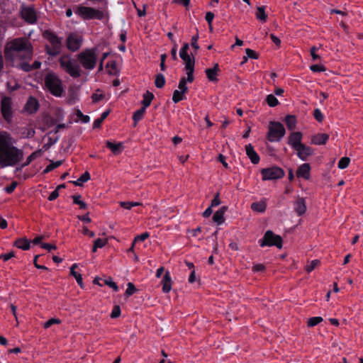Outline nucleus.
<instances>
[{
    "instance_id": "nucleus-1",
    "label": "nucleus",
    "mask_w": 363,
    "mask_h": 363,
    "mask_svg": "<svg viewBox=\"0 0 363 363\" xmlns=\"http://www.w3.org/2000/svg\"><path fill=\"white\" fill-rule=\"evenodd\" d=\"M189 45L188 43L184 44L179 51V57L184 62V69L186 74V77H182L179 83V90H175L173 92L172 101L174 103H178L185 99V93L188 88L186 83H191L194 80V72L195 60L192 55L188 53Z\"/></svg>"
},
{
    "instance_id": "nucleus-2",
    "label": "nucleus",
    "mask_w": 363,
    "mask_h": 363,
    "mask_svg": "<svg viewBox=\"0 0 363 363\" xmlns=\"http://www.w3.org/2000/svg\"><path fill=\"white\" fill-rule=\"evenodd\" d=\"M14 144L15 140L10 134L0 132V167L14 166L23 158V151Z\"/></svg>"
},
{
    "instance_id": "nucleus-3",
    "label": "nucleus",
    "mask_w": 363,
    "mask_h": 363,
    "mask_svg": "<svg viewBox=\"0 0 363 363\" xmlns=\"http://www.w3.org/2000/svg\"><path fill=\"white\" fill-rule=\"evenodd\" d=\"M6 60L14 66L16 62L30 60L33 57V48L30 42L24 38H15L9 42L4 48Z\"/></svg>"
},
{
    "instance_id": "nucleus-4",
    "label": "nucleus",
    "mask_w": 363,
    "mask_h": 363,
    "mask_svg": "<svg viewBox=\"0 0 363 363\" xmlns=\"http://www.w3.org/2000/svg\"><path fill=\"white\" fill-rule=\"evenodd\" d=\"M43 88L55 97H61L65 92L62 79L53 72H49L45 74Z\"/></svg>"
},
{
    "instance_id": "nucleus-5",
    "label": "nucleus",
    "mask_w": 363,
    "mask_h": 363,
    "mask_svg": "<svg viewBox=\"0 0 363 363\" xmlns=\"http://www.w3.org/2000/svg\"><path fill=\"white\" fill-rule=\"evenodd\" d=\"M96 48H86L79 52L77 55V59L82 66L89 70H92L95 68L97 63Z\"/></svg>"
},
{
    "instance_id": "nucleus-6",
    "label": "nucleus",
    "mask_w": 363,
    "mask_h": 363,
    "mask_svg": "<svg viewBox=\"0 0 363 363\" xmlns=\"http://www.w3.org/2000/svg\"><path fill=\"white\" fill-rule=\"evenodd\" d=\"M60 67L72 77L77 78L81 76V68L77 62L69 55H63L60 59Z\"/></svg>"
},
{
    "instance_id": "nucleus-7",
    "label": "nucleus",
    "mask_w": 363,
    "mask_h": 363,
    "mask_svg": "<svg viewBox=\"0 0 363 363\" xmlns=\"http://www.w3.org/2000/svg\"><path fill=\"white\" fill-rule=\"evenodd\" d=\"M44 37L48 41L45 45L47 53L51 56L60 54L62 48V39L51 31H45Z\"/></svg>"
},
{
    "instance_id": "nucleus-8",
    "label": "nucleus",
    "mask_w": 363,
    "mask_h": 363,
    "mask_svg": "<svg viewBox=\"0 0 363 363\" xmlns=\"http://www.w3.org/2000/svg\"><path fill=\"white\" fill-rule=\"evenodd\" d=\"M285 133V128L280 122L270 121L269 123L267 139L269 142H279L284 138Z\"/></svg>"
},
{
    "instance_id": "nucleus-9",
    "label": "nucleus",
    "mask_w": 363,
    "mask_h": 363,
    "mask_svg": "<svg viewBox=\"0 0 363 363\" xmlns=\"http://www.w3.org/2000/svg\"><path fill=\"white\" fill-rule=\"evenodd\" d=\"M75 13L84 20H102L104 18V13L102 11L84 6H77Z\"/></svg>"
},
{
    "instance_id": "nucleus-10",
    "label": "nucleus",
    "mask_w": 363,
    "mask_h": 363,
    "mask_svg": "<svg viewBox=\"0 0 363 363\" xmlns=\"http://www.w3.org/2000/svg\"><path fill=\"white\" fill-rule=\"evenodd\" d=\"M259 245L262 247L266 246H276L281 249L282 247V238L279 235H275L272 230H267L264 237L259 240Z\"/></svg>"
},
{
    "instance_id": "nucleus-11",
    "label": "nucleus",
    "mask_w": 363,
    "mask_h": 363,
    "mask_svg": "<svg viewBox=\"0 0 363 363\" xmlns=\"http://www.w3.org/2000/svg\"><path fill=\"white\" fill-rule=\"evenodd\" d=\"M262 180H274L281 179L284 176V170L278 167H271L261 170Z\"/></svg>"
},
{
    "instance_id": "nucleus-12",
    "label": "nucleus",
    "mask_w": 363,
    "mask_h": 363,
    "mask_svg": "<svg viewBox=\"0 0 363 363\" xmlns=\"http://www.w3.org/2000/svg\"><path fill=\"white\" fill-rule=\"evenodd\" d=\"M1 112L4 118L9 121L12 118V100L10 97L4 96L1 101Z\"/></svg>"
},
{
    "instance_id": "nucleus-13",
    "label": "nucleus",
    "mask_w": 363,
    "mask_h": 363,
    "mask_svg": "<svg viewBox=\"0 0 363 363\" xmlns=\"http://www.w3.org/2000/svg\"><path fill=\"white\" fill-rule=\"evenodd\" d=\"M83 38L77 33H71L67 39V46L71 51H77L82 46Z\"/></svg>"
},
{
    "instance_id": "nucleus-14",
    "label": "nucleus",
    "mask_w": 363,
    "mask_h": 363,
    "mask_svg": "<svg viewBox=\"0 0 363 363\" xmlns=\"http://www.w3.org/2000/svg\"><path fill=\"white\" fill-rule=\"evenodd\" d=\"M22 18L28 23L34 24L37 21V15L33 7L27 6L21 9Z\"/></svg>"
},
{
    "instance_id": "nucleus-15",
    "label": "nucleus",
    "mask_w": 363,
    "mask_h": 363,
    "mask_svg": "<svg viewBox=\"0 0 363 363\" xmlns=\"http://www.w3.org/2000/svg\"><path fill=\"white\" fill-rule=\"evenodd\" d=\"M294 150L296 152L297 157L302 161H306L308 157L313 154V150L305 144L301 145Z\"/></svg>"
},
{
    "instance_id": "nucleus-16",
    "label": "nucleus",
    "mask_w": 363,
    "mask_h": 363,
    "mask_svg": "<svg viewBox=\"0 0 363 363\" xmlns=\"http://www.w3.org/2000/svg\"><path fill=\"white\" fill-rule=\"evenodd\" d=\"M303 135L301 132H293L288 138V144L294 150L303 143H301Z\"/></svg>"
},
{
    "instance_id": "nucleus-17",
    "label": "nucleus",
    "mask_w": 363,
    "mask_h": 363,
    "mask_svg": "<svg viewBox=\"0 0 363 363\" xmlns=\"http://www.w3.org/2000/svg\"><path fill=\"white\" fill-rule=\"evenodd\" d=\"M311 167L308 163H303L300 165L296 171L297 177H301L304 179H310Z\"/></svg>"
},
{
    "instance_id": "nucleus-18",
    "label": "nucleus",
    "mask_w": 363,
    "mask_h": 363,
    "mask_svg": "<svg viewBox=\"0 0 363 363\" xmlns=\"http://www.w3.org/2000/svg\"><path fill=\"white\" fill-rule=\"evenodd\" d=\"M245 152L252 163L256 164L259 162V156L255 152L253 146L251 144L245 145Z\"/></svg>"
},
{
    "instance_id": "nucleus-19",
    "label": "nucleus",
    "mask_w": 363,
    "mask_h": 363,
    "mask_svg": "<svg viewBox=\"0 0 363 363\" xmlns=\"http://www.w3.org/2000/svg\"><path fill=\"white\" fill-rule=\"evenodd\" d=\"M161 284L162 286V291L164 293H169L172 289V278L169 272H166L163 277Z\"/></svg>"
},
{
    "instance_id": "nucleus-20",
    "label": "nucleus",
    "mask_w": 363,
    "mask_h": 363,
    "mask_svg": "<svg viewBox=\"0 0 363 363\" xmlns=\"http://www.w3.org/2000/svg\"><path fill=\"white\" fill-rule=\"evenodd\" d=\"M329 139V135L326 133H318L313 135L311 138V143L316 145H325Z\"/></svg>"
},
{
    "instance_id": "nucleus-21",
    "label": "nucleus",
    "mask_w": 363,
    "mask_h": 363,
    "mask_svg": "<svg viewBox=\"0 0 363 363\" xmlns=\"http://www.w3.org/2000/svg\"><path fill=\"white\" fill-rule=\"evenodd\" d=\"M106 147L114 154L119 155L123 150L124 146L123 143H114L109 140L106 143Z\"/></svg>"
},
{
    "instance_id": "nucleus-22",
    "label": "nucleus",
    "mask_w": 363,
    "mask_h": 363,
    "mask_svg": "<svg viewBox=\"0 0 363 363\" xmlns=\"http://www.w3.org/2000/svg\"><path fill=\"white\" fill-rule=\"evenodd\" d=\"M294 210L298 216L304 214L306 211V206L303 198H298L294 203Z\"/></svg>"
},
{
    "instance_id": "nucleus-23",
    "label": "nucleus",
    "mask_w": 363,
    "mask_h": 363,
    "mask_svg": "<svg viewBox=\"0 0 363 363\" xmlns=\"http://www.w3.org/2000/svg\"><path fill=\"white\" fill-rule=\"evenodd\" d=\"M219 70V67L218 64H215L213 68H208L205 70V73L206 74L207 78L211 82H216L218 72Z\"/></svg>"
},
{
    "instance_id": "nucleus-24",
    "label": "nucleus",
    "mask_w": 363,
    "mask_h": 363,
    "mask_svg": "<svg viewBox=\"0 0 363 363\" xmlns=\"http://www.w3.org/2000/svg\"><path fill=\"white\" fill-rule=\"evenodd\" d=\"M226 207L223 206L215 212L213 216V220L218 225H220L224 222V214L226 211Z\"/></svg>"
},
{
    "instance_id": "nucleus-25",
    "label": "nucleus",
    "mask_w": 363,
    "mask_h": 363,
    "mask_svg": "<svg viewBox=\"0 0 363 363\" xmlns=\"http://www.w3.org/2000/svg\"><path fill=\"white\" fill-rule=\"evenodd\" d=\"M38 108V102L33 98L30 97L25 106V109L29 113H34Z\"/></svg>"
},
{
    "instance_id": "nucleus-26",
    "label": "nucleus",
    "mask_w": 363,
    "mask_h": 363,
    "mask_svg": "<svg viewBox=\"0 0 363 363\" xmlns=\"http://www.w3.org/2000/svg\"><path fill=\"white\" fill-rule=\"evenodd\" d=\"M14 245L21 250H28L30 249V242L27 238H22L17 239L14 242Z\"/></svg>"
},
{
    "instance_id": "nucleus-27",
    "label": "nucleus",
    "mask_w": 363,
    "mask_h": 363,
    "mask_svg": "<svg viewBox=\"0 0 363 363\" xmlns=\"http://www.w3.org/2000/svg\"><path fill=\"white\" fill-rule=\"evenodd\" d=\"M78 267V264L74 263L70 267V274L74 277L76 279L77 283L82 288L83 287V280L82 277L80 274L77 273L75 271V269Z\"/></svg>"
},
{
    "instance_id": "nucleus-28",
    "label": "nucleus",
    "mask_w": 363,
    "mask_h": 363,
    "mask_svg": "<svg viewBox=\"0 0 363 363\" xmlns=\"http://www.w3.org/2000/svg\"><path fill=\"white\" fill-rule=\"evenodd\" d=\"M267 208V205L265 201H261L259 202H254L251 204V208L252 211L258 212V213H263L265 211Z\"/></svg>"
},
{
    "instance_id": "nucleus-29",
    "label": "nucleus",
    "mask_w": 363,
    "mask_h": 363,
    "mask_svg": "<svg viewBox=\"0 0 363 363\" xmlns=\"http://www.w3.org/2000/svg\"><path fill=\"white\" fill-rule=\"evenodd\" d=\"M154 95L152 93L149 92L148 91H146L143 94V99L141 102L143 104V107L147 108L151 104Z\"/></svg>"
},
{
    "instance_id": "nucleus-30",
    "label": "nucleus",
    "mask_w": 363,
    "mask_h": 363,
    "mask_svg": "<svg viewBox=\"0 0 363 363\" xmlns=\"http://www.w3.org/2000/svg\"><path fill=\"white\" fill-rule=\"evenodd\" d=\"M255 16L259 21L262 22H265L267 18V16L265 14V7L263 6H258L257 8Z\"/></svg>"
},
{
    "instance_id": "nucleus-31",
    "label": "nucleus",
    "mask_w": 363,
    "mask_h": 363,
    "mask_svg": "<svg viewBox=\"0 0 363 363\" xmlns=\"http://www.w3.org/2000/svg\"><path fill=\"white\" fill-rule=\"evenodd\" d=\"M285 122H286L287 128L289 130H293L295 128L296 125V119L294 116L287 115L285 117Z\"/></svg>"
},
{
    "instance_id": "nucleus-32",
    "label": "nucleus",
    "mask_w": 363,
    "mask_h": 363,
    "mask_svg": "<svg viewBox=\"0 0 363 363\" xmlns=\"http://www.w3.org/2000/svg\"><path fill=\"white\" fill-rule=\"evenodd\" d=\"M90 179V174L88 172H85L82 174L79 178H78L76 181L73 182L75 186H82L84 182L89 181Z\"/></svg>"
},
{
    "instance_id": "nucleus-33",
    "label": "nucleus",
    "mask_w": 363,
    "mask_h": 363,
    "mask_svg": "<svg viewBox=\"0 0 363 363\" xmlns=\"http://www.w3.org/2000/svg\"><path fill=\"white\" fill-rule=\"evenodd\" d=\"M145 110H146V108L142 107L134 113L133 119L135 121V124L143 118L144 113L145 112Z\"/></svg>"
},
{
    "instance_id": "nucleus-34",
    "label": "nucleus",
    "mask_w": 363,
    "mask_h": 363,
    "mask_svg": "<svg viewBox=\"0 0 363 363\" xmlns=\"http://www.w3.org/2000/svg\"><path fill=\"white\" fill-rule=\"evenodd\" d=\"M155 84L156 87L162 88L165 84V78L162 74H157L155 77Z\"/></svg>"
},
{
    "instance_id": "nucleus-35",
    "label": "nucleus",
    "mask_w": 363,
    "mask_h": 363,
    "mask_svg": "<svg viewBox=\"0 0 363 363\" xmlns=\"http://www.w3.org/2000/svg\"><path fill=\"white\" fill-rule=\"evenodd\" d=\"M266 101L270 107H274L278 105L279 101L275 96L273 94H269L267 96Z\"/></svg>"
},
{
    "instance_id": "nucleus-36",
    "label": "nucleus",
    "mask_w": 363,
    "mask_h": 363,
    "mask_svg": "<svg viewBox=\"0 0 363 363\" xmlns=\"http://www.w3.org/2000/svg\"><path fill=\"white\" fill-rule=\"evenodd\" d=\"M323 320V318L320 316L310 318L308 320V326L314 327L321 323Z\"/></svg>"
},
{
    "instance_id": "nucleus-37",
    "label": "nucleus",
    "mask_w": 363,
    "mask_h": 363,
    "mask_svg": "<svg viewBox=\"0 0 363 363\" xmlns=\"http://www.w3.org/2000/svg\"><path fill=\"white\" fill-rule=\"evenodd\" d=\"M106 244L105 239L98 238L94 241L92 251L95 252L98 248L103 247Z\"/></svg>"
},
{
    "instance_id": "nucleus-38",
    "label": "nucleus",
    "mask_w": 363,
    "mask_h": 363,
    "mask_svg": "<svg viewBox=\"0 0 363 363\" xmlns=\"http://www.w3.org/2000/svg\"><path fill=\"white\" fill-rule=\"evenodd\" d=\"M73 202L74 204L79 205V208L82 209H85L86 208V204L85 202L82 201L81 196L79 195H74L72 196Z\"/></svg>"
},
{
    "instance_id": "nucleus-39",
    "label": "nucleus",
    "mask_w": 363,
    "mask_h": 363,
    "mask_svg": "<svg viewBox=\"0 0 363 363\" xmlns=\"http://www.w3.org/2000/svg\"><path fill=\"white\" fill-rule=\"evenodd\" d=\"M41 150L35 151L31 153L26 159V163L23 166L28 165L33 160H34L38 157L41 155Z\"/></svg>"
},
{
    "instance_id": "nucleus-40",
    "label": "nucleus",
    "mask_w": 363,
    "mask_h": 363,
    "mask_svg": "<svg viewBox=\"0 0 363 363\" xmlns=\"http://www.w3.org/2000/svg\"><path fill=\"white\" fill-rule=\"evenodd\" d=\"M350 162V160L349 157H342L338 162L337 167L339 169H345L346 167H348Z\"/></svg>"
},
{
    "instance_id": "nucleus-41",
    "label": "nucleus",
    "mask_w": 363,
    "mask_h": 363,
    "mask_svg": "<svg viewBox=\"0 0 363 363\" xmlns=\"http://www.w3.org/2000/svg\"><path fill=\"white\" fill-rule=\"evenodd\" d=\"M320 261L318 259H313L305 267V269L307 272H312L318 264Z\"/></svg>"
},
{
    "instance_id": "nucleus-42",
    "label": "nucleus",
    "mask_w": 363,
    "mask_h": 363,
    "mask_svg": "<svg viewBox=\"0 0 363 363\" xmlns=\"http://www.w3.org/2000/svg\"><path fill=\"white\" fill-rule=\"evenodd\" d=\"M61 164H62V162L61 161H57V162H52V163H50L49 165H48L46 167V168L44 169L43 172L44 173H48L49 172H50V171L53 170L54 169L58 167Z\"/></svg>"
},
{
    "instance_id": "nucleus-43",
    "label": "nucleus",
    "mask_w": 363,
    "mask_h": 363,
    "mask_svg": "<svg viewBox=\"0 0 363 363\" xmlns=\"http://www.w3.org/2000/svg\"><path fill=\"white\" fill-rule=\"evenodd\" d=\"M135 291L136 289L135 287V285L133 283L129 282L127 284V289L125 290V294L126 296H130L135 292Z\"/></svg>"
},
{
    "instance_id": "nucleus-44",
    "label": "nucleus",
    "mask_w": 363,
    "mask_h": 363,
    "mask_svg": "<svg viewBox=\"0 0 363 363\" xmlns=\"http://www.w3.org/2000/svg\"><path fill=\"white\" fill-rule=\"evenodd\" d=\"M310 69L313 72H322L325 71V67L322 65L315 64L311 65Z\"/></svg>"
},
{
    "instance_id": "nucleus-45",
    "label": "nucleus",
    "mask_w": 363,
    "mask_h": 363,
    "mask_svg": "<svg viewBox=\"0 0 363 363\" xmlns=\"http://www.w3.org/2000/svg\"><path fill=\"white\" fill-rule=\"evenodd\" d=\"M60 323L61 320L58 318H50L44 323L43 326L45 329H47L54 324H60Z\"/></svg>"
},
{
    "instance_id": "nucleus-46",
    "label": "nucleus",
    "mask_w": 363,
    "mask_h": 363,
    "mask_svg": "<svg viewBox=\"0 0 363 363\" xmlns=\"http://www.w3.org/2000/svg\"><path fill=\"white\" fill-rule=\"evenodd\" d=\"M149 237H150V233L147 232H145L140 235H137L134 238V240H133L134 243H135L137 242H143Z\"/></svg>"
},
{
    "instance_id": "nucleus-47",
    "label": "nucleus",
    "mask_w": 363,
    "mask_h": 363,
    "mask_svg": "<svg viewBox=\"0 0 363 363\" xmlns=\"http://www.w3.org/2000/svg\"><path fill=\"white\" fill-rule=\"evenodd\" d=\"M313 116L318 122H322L324 119V116L319 108L314 110Z\"/></svg>"
},
{
    "instance_id": "nucleus-48",
    "label": "nucleus",
    "mask_w": 363,
    "mask_h": 363,
    "mask_svg": "<svg viewBox=\"0 0 363 363\" xmlns=\"http://www.w3.org/2000/svg\"><path fill=\"white\" fill-rule=\"evenodd\" d=\"M121 315V308L119 306H115L111 313V318H116Z\"/></svg>"
},
{
    "instance_id": "nucleus-49",
    "label": "nucleus",
    "mask_w": 363,
    "mask_h": 363,
    "mask_svg": "<svg viewBox=\"0 0 363 363\" xmlns=\"http://www.w3.org/2000/svg\"><path fill=\"white\" fill-rule=\"evenodd\" d=\"M105 284L108 285L109 287L112 288L115 291H118V287L117 284L112 280L111 278L106 279Z\"/></svg>"
},
{
    "instance_id": "nucleus-50",
    "label": "nucleus",
    "mask_w": 363,
    "mask_h": 363,
    "mask_svg": "<svg viewBox=\"0 0 363 363\" xmlns=\"http://www.w3.org/2000/svg\"><path fill=\"white\" fill-rule=\"evenodd\" d=\"M18 67L25 72H30L32 70L31 65L28 62H21Z\"/></svg>"
},
{
    "instance_id": "nucleus-51",
    "label": "nucleus",
    "mask_w": 363,
    "mask_h": 363,
    "mask_svg": "<svg viewBox=\"0 0 363 363\" xmlns=\"http://www.w3.org/2000/svg\"><path fill=\"white\" fill-rule=\"evenodd\" d=\"M16 186H17V182H13L11 183V184L9 186H7L6 187H5L4 190L6 193L11 194L14 191V189L16 188Z\"/></svg>"
},
{
    "instance_id": "nucleus-52",
    "label": "nucleus",
    "mask_w": 363,
    "mask_h": 363,
    "mask_svg": "<svg viewBox=\"0 0 363 363\" xmlns=\"http://www.w3.org/2000/svg\"><path fill=\"white\" fill-rule=\"evenodd\" d=\"M13 257H15L14 252H9L8 253L0 255V259H2L4 262H6Z\"/></svg>"
},
{
    "instance_id": "nucleus-53",
    "label": "nucleus",
    "mask_w": 363,
    "mask_h": 363,
    "mask_svg": "<svg viewBox=\"0 0 363 363\" xmlns=\"http://www.w3.org/2000/svg\"><path fill=\"white\" fill-rule=\"evenodd\" d=\"M245 52H246L247 57H249V58H251V59H257V54L256 53V52L250 48H247L245 50Z\"/></svg>"
},
{
    "instance_id": "nucleus-54",
    "label": "nucleus",
    "mask_w": 363,
    "mask_h": 363,
    "mask_svg": "<svg viewBox=\"0 0 363 363\" xmlns=\"http://www.w3.org/2000/svg\"><path fill=\"white\" fill-rule=\"evenodd\" d=\"M214 13L211 12V11H208L206 13V16H205V19L206 21L208 22V23L211 26V23H212V21L214 18Z\"/></svg>"
},
{
    "instance_id": "nucleus-55",
    "label": "nucleus",
    "mask_w": 363,
    "mask_h": 363,
    "mask_svg": "<svg viewBox=\"0 0 363 363\" xmlns=\"http://www.w3.org/2000/svg\"><path fill=\"white\" fill-rule=\"evenodd\" d=\"M82 231L84 235H87L90 238H93L95 235V233L93 231L89 230L86 226L82 228Z\"/></svg>"
},
{
    "instance_id": "nucleus-56",
    "label": "nucleus",
    "mask_w": 363,
    "mask_h": 363,
    "mask_svg": "<svg viewBox=\"0 0 363 363\" xmlns=\"http://www.w3.org/2000/svg\"><path fill=\"white\" fill-rule=\"evenodd\" d=\"M220 203V200L219 199V196H218V194H217L213 199L211 201V207H216V206H219Z\"/></svg>"
},
{
    "instance_id": "nucleus-57",
    "label": "nucleus",
    "mask_w": 363,
    "mask_h": 363,
    "mask_svg": "<svg viewBox=\"0 0 363 363\" xmlns=\"http://www.w3.org/2000/svg\"><path fill=\"white\" fill-rule=\"evenodd\" d=\"M103 97H104V95L102 94H98V93H94L91 96L93 102L100 101L103 99Z\"/></svg>"
},
{
    "instance_id": "nucleus-58",
    "label": "nucleus",
    "mask_w": 363,
    "mask_h": 363,
    "mask_svg": "<svg viewBox=\"0 0 363 363\" xmlns=\"http://www.w3.org/2000/svg\"><path fill=\"white\" fill-rule=\"evenodd\" d=\"M317 48L315 47H312L310 50L311 55L313 60H317L320 58L319 55L316 54Z\"/></svg>"
},
{
    "instance_id": "nucleus-59",
    "label": "nucleus",
    "mask_w": 363,
    "mask_h": 363,
    "mask_svg": "<svg viewBox=\"0 0 363 363\" xmlns=\"http://www.w3.org/2000/svg\"><path fill=\"white\" fill-rule=\"evenodd\" d=\"M40 247L43 249L47 250L48 251H50L51 250H55L56 249V246L55 245H51V244H49V243H42L40 245Z\"/></svg>"
},
{
    "instance_id": "nucleus-60",
    "label": "nucleus",
    "mask_w": 363,
    "mask_h": 363,
    "mask_svg": "<svg viewBox=\"0 0 363 363\" xmlns=\"http://www.w3.org/2000/svg\"><path fill=\"white\" fill-rule=\"evenodd\" d=\"M59 196V193H58V190L57 189L52 191L49 196H48V200L49 201H54L55 199H56L57 197Z\"/></svg>"
},
{
    "instance_id": "nucleus-61",
    "label": "nucleus",
    "mask_w": 363,
    "mask_h": 363,
    "mask_svg": "<svg viewBox=\"0 0 363 363\" xmlns=\"http://www.w3.org/2000/svg\"><path fill=\"white\" fill-rule=\"evenodd\" d=\"M264 269V266L262 264H256L252 267V271L255 272H262Z\"/></svg>"
},
{
    "instance_id": "nucleus-62",
    "label": "nucleus",
    "mask_w": 363,
    "mask_h": 363,
    "mask_svg": "<svg viewBox=\"0 0 363 363\" xmlns=\"http://www.w3.org/2000/svg\"><path fill=\"white\" fill-rule=\"evenodd\" d=\"M198 35H194L191 38V46L195 48L196 50H198L199 48V46L197 43L198 41Z\"/></svg>"
},
{
    "instance_id": "nucleus-63",
    "label": "nucleus",
    "mask_w": 363,
    "mask_h": 363,
    "mask_svg": "<svg viewBox=\"0 0 363 363\" xmlns=\"http://www.w3.org/2000/svg\"><path fill=\"white\" fill-rule=\"evenodd\" d=\"M119 205L121 207L127 210H130L132 208L130 201H120Z\"/></svg>"
},
{
    "instance_id": "nucleus-64",
    "label": "nucleus",
    "mask_w": 363,
    "mask_h": 363,
    "mask_svg": "<svg viewBox=\"0 0 363 363\" xmlns=\"http://www.w3.org/2000/svg\"><path fill=\"white\" fill-rule=\"evenodd\" d=\"M270 38L272 40V41L277 46H279L280 44H281V40L280 39L277 37L274 34H271L270 35Z\"/></svg>"
}]
</instances>
